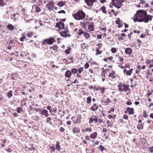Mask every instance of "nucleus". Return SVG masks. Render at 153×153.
I'll list each match as a JSON object with an SVG mask.
<instances>
[{
  "mask_svg": "<svg viewBox=\"0 0 153 153\" xmlns=\"http://www.w3.org/2000/svg\"><path fill=\"white\" fill-rule=\"evenodd\" d=\"M73 16L76 20L84 19L85 17V14L82 11H79L76 13L72 15Z\"/></svg>",
  "mask_w": 153,
  "mask_h": 153,
  "instance_id": "obj_1",
  "label": "nucleus"
},
{
  "mask_svg": "<svg viewBox=\"0 0 153 153\" xmlns=\"http://www.w3.org/2000/svg\"><path fill=\"white\" fill-rule=\"evenodd\" d=\"M152 16L149 15L147 17H146L145 18H142L140 19H138V17H137V16H136V17H134V18L133 20L135 22H144L145 23H147L149 21V20L150 21L152 20Z\"/></svg>",
  "mask_w": 153,
  "mask_h": 153,
  "instance_id": "obj_2",
  "label": "nucleus"
},
{
  "mask_svg": "<svg viewBox=\"0 0 153 153\" xmlns=\"http://www.w3.org/2000/svg\"><path fill=\"white\" fill-rule=\"evenodd\" d=\"M147 15V13L146 11L143 10H139L137 11L134 17L137 16V17L140 18H145L148 16Z\"/></svg>",
  "mask_w": 153,
  "mask_h": 153,
  "instance_id": "obj_3",
  "label": "nucleus"
},
{
  "mask_svg": "<svg viewBox=\"0 0 153 153\" xmlns=\"http://www.w3.org/2000/svg\"><path fill=\"white\" fill-rule=\"evenodd\" d=\"M55 42L56 40L53 37H50L48 39L43 40L42 42V44L43 45L46 44L49 45H52Z\"/></svg>",
  "mask_w": 153,
  "mask_h": 153,
  "instance_id": "obj_4",
  "label": "nucleus"
},
{
  "mask_svg": "<svg viewBox=\"0 0 153 153\" xmlns=\"http://www.w3.org/2000/svg\"><path fill=\"white\" fill-rule=\"evenodd\" d=\"M119 91L121 92H126L129 88V85H125L124 84H121L118 85Z\"/></svg>",
  "mask_w": 153,
  "mask_h": 153,
  "instance_id": "obj_5",
  "label": "nucleus"
},
{
  "mask_svg": "<svg viewBox=\"0 0 153 153\" xmlns=\"http://www.w3.org/2000/svg\"><path fill=\"white\" fill-rule=\"evenodd\" d=\"M37 111H39L40 114L44 115L45 117H47L49 116L48 111L45 109H37Z\"/></svg>",
  "mask_w": 153,
  "mask_h": 153,
  "instance_id": "obj_6",
  "label": "nucleus"
},
{
  "mask_svg": "<svg viewBox=\"0 0 153 153\" xmlns=\"http://www.w3.org/2000/svg\"><path fill=\"white\" fill-rule=\"evenodd\" d=\"M98 117L96 116L91 115L89 119V123L91 124L93 123H96L97 122Z\"/></svg>",
  "mask_w": 153,
  "mask_h": 153,
  "instance_id": "obj_7",
  "label": "nucleus"
},
{
  "mask_svg": "<svg viewBox=\"0 0 153 153\" xmlns=\"http://www.w3.org/2000/svg\"><path fill=\"white\" fill-rule=\"evenodd\" d=\"M101 102L103 104L106 105L108 104V103L111 102L110 100L106 97H103L101 99Z\"/></svg>",
  "mask_w": 153,
  "mask_h": 153,
  "instance_id": "obj_8",
  "label": "nucleus"
},
{
  "mask_svg": "<svg viewBox=\"0 0 153 153\" xmlns=\"http://www.w3.org/2000/svg\"><path fill=\"white\" fill-rule=\"evenodd\" d=\"M87 5L89 6H92L94 2H96V0H85Z\"/></svg>",
  "mask_w": 153,
  "mask_h": 153,
  "instance_id": "obj_9",
  "label": "nucleus"
},
{
  "mask_svg": "<svg viewBox=\"0 0 153 153\" xmlns=\"http://www.w3.org/2000/svg\"><path fill=\"white\" fill-rule=\"evenodd\" d=\"M56 26L60 29H64V24L62 22H58L56 24Z\"/></svg>",
  "mask_w": 153,
  "mask_h": 153,
  "instance_id": "obj_10",
  "label": "nucleus"
},
{
  "mask_svg": "<svg viewBox=\"0 0 153 153\" xmlns=\"http://www.w3.org/2000/svg\"><path fill=\"white\" fill-rule=\"evenodd\" d=\"M126 110L130 114H134V109L133 108L128 107L126 108Z\"/></svg>",
  "mask_w": 153,
  "mask_h": 153,
  "instance_id": "obj_11",
  "label": "nucleus"
},
{
  "mask_svg": "<svg viewBox=\"0 0 153 153\" xmlns=\"http://www.w3.org/2000/svg\"><path fill=\"white\" fill-rule=\"evenodd\" d=\"M88 23L89 22L86 20H84L80 22L81 25L84 27H86L87 25H88Z\"/></svg>",
  "mask_w": 153,
  "mask_h": 153,
  "instance_id": "obj_12",
  "label": "nucleus"
},
{
  "mask_svg": "<svg viewBox=\"0 0 153 153\" xmlns=\"http://www.w3.org/2000/svg\"><path fill=\"white\" fill-rule=\"evenodd\" d=\"M72 73L69 70H67L65 73V76L66 78H69L71 75Z\"/></svg>",
  "mask_w": 153,
  "mask_h": 153,
  "instance_id": "obj_13",
  "label": "nucleus"
},
{
  "mask_svg": "<svg viewBox=\"0 0 153 153\" xmlns=\"http://www.w3.org/2000/svg\"><path fill=\"white\" fill-rule=\"evenodd\" d=\"M47 6L48 7V10L51 11L54 8V4L52 3H50L49 4H47Z\"/></svg>",
  "mask_w": 153,
  "mask_h": 153,
  "instance_id": "obj_14",
  "label": "nucleus"
},
{
  "mask_svg": "<svg viewBox=\"0 0 153 153\" xmlns=\"http://www.w3.org/2000/svg\"><path fill=\"white\" fill-rule=\"evenodd\" d=\"M124 0H112V4H114V1H116L117 3V4L118 5L122 6L123 4L122 3L123 1Z\"/></svg>",
  "mask_w": 153,
  "mask_h": 153,
  "instance_id": "obj_15",
  "label": "nucleus"
},
{
  "mask_svg": "<svg viewBox=\"0 0 153 153\" xmlns=\"http://www.w3.org/2000/svg\"><path fill=\"white\" fill-rule=\"evenodd\" d=\"M72 131L74 134L79 133L80 132V129L78 127H75L73 128Z\"/></svg>",
  "mask_w": 153,
  "mask_h": 153,
  "instance_id": "obj_16",
  "label": "nucleus"
},
{
  "mask_svg": "<svg viewBox=\"0 0 153 153\" xmlns=\"http://www.w3.org/2000/svg\"><path fill=\"white\" fill-rule=\"evenodd\" d=\"M125 51L126 54L130 55L132 53V50L129 48H127L125 50Z\"/></svg>",
  "mask_w": 153,
  "mask_h": 153,
  "instance_id": "obj_17",
  "label": "nucleus"
},
{
  "mask_svg": "<svg viewBox=\"0 0 153 153\" xmlns=\"http://www.w3.org/2000/svg\"><path fill=\"white\" fill-rule=\"evenodd\" d=\"M97 134L96 132H94L93 133H92L90 135V137L92 139H95L97 137Z\"/></svg>",
  "mask_w": 153,
  "mask_h": 153,
  "instance_id": "obj_18",
  "label": "nucleus"
},
{
  "mask_svg": "<svg viewBox=\"0 0 153 153\" xmlns=\"http://www.w3.org/2000/svg\"><path fill=\"white\" fill-rule=\"evenodd\" d=\"M98 108V106H97L96 104H94L93 106L90 108V109L93 111H94Z\"/></svg>",
  "mask_w": 153,
  "mask_h": 153,
  "instance_id": "obj_19",
  "label": "nucleus"
},
{
  "mask_svg": "<svg viewBox=\"0 0 153 153\" xmlns=\"http://www.w3.org/2000/svg\"><path fill=\"white\" fill-rule=\"evenodd\" d=\"M7 27L8 30L11 31H12L14 29V27L13 25L10 24L8 25L7 26Z\"/></svg>",
  "mask_w": 153,
  "mask_h": 153,
  "instance_id": "obj_20",
  "label": "nucleus"
},
{
  "mask_svg": "<svg viewBox=\"0 0 153 153\" xmlns=\"http://www.w3.org/2000/svg\"><path fill=\"white\" fill-rule=\"evenodd\" d=\"M68 33V31L67 30L61 32L60 35L64 37H66L67 36V33Z\"/></svg>",
  "mask_w": 153,
  "mask_h": 153,
  "instance_id": "obj_21",
  "label": "nucleus"
},
{
  "mask_svg": "<svg viewBox=\"0 0 153 153\" xmlns=\"http://www.w3.org/2000/svg\"><path fill=\"white\" fill-rule=\"evenodd\" d=\"M88 29L90 31H92L94 30V26L93 24L91 23L88 25Z\"/></svg>",
  "mask_w": 153,
  "mask_h": 153,
  "instance_id": "obj_22",
  "label": "nucleus"
},
{
  "mask_svg": "<svg viewBox=\"0 0 153 153\" xmlns=\"http://www.w3.org/2000/svg\"><path fill=\"white\" fill-rule=\"evenodd\" d=\"M60 143L58 141L56 142V149L58 151H59L61 150L60 146L59 145Z\"/></svg>",
  "mask_w": 153,
  "mask_h": 153,
  "instance_id": "obj_23",
  "label": "nucleus"
},
{
  "mask_svg": "<svg viewBox=\"0 0 153 153\" xmlns=\"http://www.w3.org/2000/svg\"><path fill=\"white\" fill-rule=\"evenodd\" d=\"M114 71H112L108 75L109 77H111L112 79H114L115 77V76H114Z\"/></svg>",
  "mask_w": 153,
  "mask_h": 153,
  "instance_id": "obj_24",
  "label": "nucleus"
},
{
  "mask_svg": "<svg viewBox=\"0 0 153 153\" xmlns=\"http://www.w3.org/2000/svg\"><path fill=\"white\" fill-rule=\"evenodd\" d=\"M13 91H10L7 93V97L9 98H10L13 96Z\"/></svg>",
  "mask_w": 153,
  "mask_h": 153,
  "instance_id": "obj_25",
  "label": "nucleus"
},
{
  "mask_svg": "<svg viewBox=\"0 0 153 153\" xmlns=\"http://www.w3.org/2000/svg\"><path fill=\"white\" fill-rule=\"evenodd\" d=\"M92 129L90 128L87 127L86 128L84 129L83 131L85 132H90L91 131Z\"/></svg>",
  "mask_w": 153,
  "mask_h": 153,
  "instance_id": "obj_26",
  "label": "nucleus"
},
{
  "mask_svg": "<svg viewBox=\"0 0 153 153\" xmlns=\"http://www.w3.org/2000/svg\"><path fill=\"white\" fill-rule=\"evenodd\" d=\"M77 33V34L79 35H81L82 33H84V32L83 31L82 29L81 28L79 29Z\"/></svg>",
  "mask_w": 153,
  "mask_h": 153,
  "instance_id": "obj_27",
  "label": "nucleus"
},
{
  "mask_svg": "<svg viewBox=\"0 0 153 153\" xmlns=\"http://www.w3.org/2000/svg\"><path fill=\"white\" fill-rule=\"evenodd\" d=\"M58 5L60 7H62L64 6L65 4V3L62 1H60L58 3Z\"/></svg>",
  "mask_w": 153,
  "mask_h": 153,
  "instance_id": "obj_28",
  "label": "nucleus"
},
{
  "mask_svg": "<svg viewBox=\"0 0 153 153\" xmlns=\"http://www.w3.org/2000/svg\"><path fill=\"white\" fill-rule=\"evenodd\" d=\"M84 36H85V37L86 39H88L90 37V35L87 32H85L84 33Z\"/></svg>",
  "mask_w": 153,
  "mask_h": 153,
  "instance_id": "obj_29",
  "label": "nucleus"
},
{
  "mask_svg": "<svg viewBox=\"0 0 153 153\" xmlns=\"http://www.w3.org/2000/svg\"><path fill=\"white\" fill-rule=\"evenodd\" d=\"M143 125L140 124H139L137 126V128L138 130H140L143 128Z\"/></svg>",
  "mask_w": 153,
  "mask_h": 153,
  "instance_id": "obj_30",
  "label": "nucleus"
},
{
  "mask_svg": "<svg viewBox=\"0 0 153 153\" xmlns=\"http://www.w3.org/2000/svg\"><path fill=\"white\" fill-rule=\"evenodd\" d=\"M87 103L90 104L91 102V98L90 97H88L87 98Z\"/></svg>",
  "mask_w": 153,
  "mask_h": 153,
  "instance_id": "obj_31",
  "label": "nucleus"
},
{
  "mask_svg": "<svg viewBox=\"0 0 153 153\" xmlns=\"http://www.w3.org/2000/svg\"><path fill=\"white\" fill-rule=\"evenodd\" d=\"M35 11L36 13H38L40 12L41 11L40 9V8L37 6H36L35 7Z\"/></svg>",
  "mask_w": 153,
  "mask_h": 153,
  "instance_id": "obj_32",
  "label": "nucleus"
},
{
  "mask_svg": "<svg viewBox=\"0 0 153 153\" xmlns=\"http://www.w3.org/2000/svg\"><path fill=\"white\" fill-rule=\"evenodd\" d=\"M71 72L74 74H76L78 72V70L76 68H73L71 70Z\"/></svg>",
  "mask_w": 153,
  "mask_h": 153,
  "instance_id": "obj_33",
  "label": "nucleus"
},
{
  "mask_svg": "<svg viewBox=\"0 0 153 153\" xmlns=\"http://www.w3.org/2000/svg\"><path fill=\"white\" fill-rule=\"evenodd\" d=\"M58 48L57 46L56 45H54L53 46V49L56 51H57Z\"/></svg>",
  "mask_w": 153,
  "mask_h": 153,
  "instance_id": "obj_34",
  "label": "nucleus"
},
{
  "mask_svg": "<svg viewBox=\"0 0 153 153\" xmlns=\"http://www.w3.org/2000/svg\"><path fill=\"white\" fill-rule=\"evenodd\" d=\"M100 9L102 10V12L105 13H106V11L105 10V7L103 6Z\"/></svg>",
  "mask_w": 153,
  "mask_h": 153,
  "instance_id": "obj_35",
  "label": "nucleus"
},
{
  "mask_svg": "<svg viewBox=\"0 0 153 153\" xmlns=\"http://www.w3.org/2000/svg\"><path fill=\"white\" fill-rule=\"evenodd\" d=\"M148 150L149 152L151 153H153V146L152 147H148Z\"/></svg>",
  "mask_w": 153,
  "mask_h": 153,
  "instance_id": "obj_36",
  "label": "nucleus"
},
{
  "mask_svg": "<svg viewBox=\"0 0 153 153\" xmlns=\"http://www.w3.org/2000/svg\"><path fill=\"white\" fill-rule=\"evenodd\" d=\"M99 149L101 152H102L104 150L105 148L103 146L100 145L99 147Z\"/></svg>",
  "mask_w": 153,
  "mask_h": 153,
  "instance_id": "obj_37",
  "label": "nucleus"
},
{
  "mask_svg": "<svg viewBox=\"0 0 153 153\" xmlns=\"http://www.w3.org/2000/svg\"><path fill=\"white\" fill-rule=\"evenodd\" d=\"M96 51H97V53L96 54V55H97L98 54H100L102 53V52L99 50V48H97L96 49Z\"/></svg>",
  "mask_w": 153,
  "mask_h": 153,
  "instance_id": "obj_38",
  "label": "nucleus"
},
{
  "mask_svg": "<svg viewBox=\"0 0 153 153\" xmlns=\"http://www.w3.org/2000/svg\"><path fill=\"white\" fill-rule=\"evenodd\" d=\"M50 149L51 151L52 152H54L55 150V148L54 146H51L50 147Z\"/></svg>",
  "mask_w": 153,
  "mask_h": 153,
  "instance_id": "obj_39",
  "label": "nucleus"
},
{
  "mask_svg": "<svg viewBox=\"0 0 153 153\" xmlns=\"http://www.w3.org/2000/svg\"><path fill=\"white\" fill-rule=\"evenodd\" d=\"M83 70V68L80 67L78 69V71L79 74H80L82 72Z\"/></svg>",
  "mask_w": 153,
  "mask_h": 153,
  "instance_id": "obj_40",
  "label": "nucleus"
},
{
  "mask_svg": "<svg viewBox=\"0 0 153 153\" xmlns=\"http://www.w3.org/2000/svg\"><path fill=\"white\" fill-rule=\"evenodd\" d=\"M4 4L3 0H0V6L2 7L4 6Z\"/></svg>",
  "mask_w": 153,
  "mask_h": 153,
  "instance_id": "obj_41",
  "label": "nucleus"
},
{
  "mask_svg": "<svg viewBox=\"0 0 153 153\" xmlns=\"http://www.w3.org/2000/svg\"><path fill=\"white\" fill-rule=\"evenodd\" d=\"M111 52L113 53H115L117 51L116 48H112L111 49Z\"/></svg>",
  "mask_w": 153,
  "mask_h": 153,
  "instance_id": "obj_42",
  "label": "nucleus"
},
{
  "mask_svg": "<svg viewBox=\"0 0 153 153\" xmlns=\"http://www.w3.org/2000/svg\"><path fill=\"white\" fill-rule=\"evenodd\" d=\"M26 37L25 36H23L22 37L20 38V40L21 42H23L24 41L25 39H26Z\"/></svg>",
  "mask_w": 153,
  "mask_h": 153,
  "instance_id": "obj_43",
  "label": "nucleus"
},
{
  "mask_svg": "<svg viewBox=\"0 0 153 153\" xmlns=\"http://www.w3.org/2000/svg\"><path fill=\"white\" fill-rule=\"evenodd\" d=\"M33 35V33L32 32L28 33L27 34V36L28 37H30Z\"/></svg>",
  "mask_w": 153,
  "mask_h": 153,
  "instance_id": "obj_44",
  "label": "nucleus"
},
{
  "mask_svg": "<svg viewBox=\"0 0 153 153\" xmlns=\"http://www.w3.org/2000/svg\"><path fill=\"white\" fill-rule=\"evenodd\" d=\"M52 120L51 118L50 117H48L47 118L46 123H48L50 121Z\"/></svg>",
  "mask_w": 153,
  "mask_h": 153,
  "instance_id": "obj_45",
  "label": "nucleus"
},
{
  "mask_svg": "<svg viewBox=\"0 0 153 153\" xmlns=\"http://www.w3.org/2000/svg\"><path fill=\"white\" fill-rule=\"evenodd\" d=\"M143 116L146 118L148 116V115L146 114V111H143Z\"/></svg>",
  "mask_w": 153,
  "mask_h": 153,
  "instance_id": "obj_46",
  "label": "nucleus"
},
{
  "mask_svg": "<svg viewBox=\"0 0 153 153\" xmlns=\"http://www.w3.org/2000/svg\"><path fill=\"white\" fill-rule=\"evenodd\" d=\"M58 13H64L65 14V10H61V11H59L58 12Z\"/></svg>",
  "mask_w": 153,
  "mask_h": 153,
  "instance_id": "obj_47",
  "label": "nucleus"
},
{
  "mask_svg": "<svg viewBox=\"0 0 153 153\" xmlns=\"http://www.w3.org/2000/svg\"><path fill=\"white\" fill-rule=\"evenodd\" d=\"M25 9H23L22 10H21V12H22V14H23V15H24L25 14Z\"/></svg>",
  "mask_w": 153,
  "mask_h": 153,
  "instance_id": "obj_48",
  "label": "nucleus"
},
{
  "mask_svg": "<svg viewBox=\"0 0 153 153\" xmlns=\"http://www.w3.org/2000/svg\"><path fill=\"white\" fill-rule=\"evenodd\" d=\"M105 88H101V93L103 94L105 93Z\"/></svg>",
  "mask_w": 153,
  "mask_h": 153,
  "instance_id": "obj_49",
  "label": "nucleus"
},
{
  "mask_svg": "<svg viewBox=\"0 0 153 153\" xmlns=\"http://www.w3.org/2000/svg\"><path fill=\"white\" fill-rule=\"evenodd\" d=\"M113 4L115 7H117V9H119V8H120L121 6V5L117 6L115 4V3H114V4Z\"/></svg>",
  "mask_w": 153,
  "mask_h": 153,
  "instance_id": "obj_50",
  "label": "nucleus"
},
{
  "mask_svg": "<svg viewBox=\"0 0 153 153\" xmlns=\"http://www.w3.org/2000/svg\"><path fill=\"white\" fill-rule=\"evenodd\" d=\"M17 112L18 113H20L21 112V109L19 107H17Z\"/></svg>",
  "mask_w": 153,
  "mask_h": 153,
  "instance_id": "obj_51",
  "label": "nucleus"
},
{
  "mask_svg": "<svg viewBox=\"0 0 153 153\" xmlns=\"http://www.w3.org/2000/svg\"><path fill=\"white\" fill-rule=\"evenodd\" d=\"M89 66V64L88 63H86L85 65H84V67H85V69H86V68H88Z\"/></svg>",
  "mask_w": 153,
  "mask_h": 153,
  "instance_id": "obj_52",
  "label": "nucleus"
},
{
  "mask_svg": "<svg viewBox=\"0 0 153 153\" xmlns=\"http://www.w3.org/2000/svg\"><path fill=\"white\" fill-rule=\"evenodd\" d=\"M59 131L62 132H63L65 131V129L64 128H63V127H61L60 128Z\"/></svg>",
  "mask_w": 153,
  "mask_h": 153,
  "instance_id": "obj_53",
  "label": "nucleus"
},
{
  "mask_svg": "<svg viewBox=\"0 0 153 153\" xmlns=\"http://www.w3.org/2000/svg\"><path fill=\"white\" fill-rule=\"evenodd\" d=\"M107 124H108V126H110V127H111L112 126V125L110 123V121L109 120H108V121H107Z\"/></svg>",
  "mask_w": 153,
  "mask_h": 153,
  "instance_id": "obj_54",
  "label": "nucleus"
},
{
  "mask_svg": "<svg viewBox=\"0 0 153 153\" xmlns=\"http://www.w3.org/2000/svg\"><path fill=\"white\" fill-rule=\"evenodd\" d=\"M126 74L127 75L129 76L131 74V73L129 71H127Z\"/></svg>",
  "mask_w": 153,
  "mask_h": 153,
  "instance_id": "obj_55",
  "label": "nucleus"
},
{
  "mask_svg": "<svg viewBox=\"0 0 153 153\" xmlns=\"http://www.w3.org/2000/svg\"><path fill=\"white\" fill-rule=\"evenodd\" d=\"M126 104L127 105H130L132 104V102L131 101H128L126 102Z\"/></svg>",
  "mask_w": 153,
  "mask_h": 153,
  "instance_id": "obj_56",
  "label": "nucleus"
},
{
  "mask_svg": "<svg viewBox=\"0 0 153 153\" xmlns=\"http://www.w3.org/2000/svg\"><path fill=\"white\" fill-rule=\"evenodd\" d=\"M65 53L67 54H69L70 53V50L69 49L65 50Z\"/></svg>",
  "mask_w": 153,
  "mask_h": 153,
  "instance_id": "obj_57",
  "label": "nucleus"
},
{
  "mask_svg": "<svg viewBox=\"0 0 153 153\" xmlns=\"http://www.w3.org/2000/svg\"><path fill=\"white\" fill-rule=\"evenodd\" d=\"M3 100V97L0 94V102L2 101Z\"/></svg>",
  "mask_w": 153,
  "mask_h": 153,
  "instance_id": "obj_58",
  "label": "nucleus"
},
{
  "mask_svg": "<svg viewBox=\"0 0 153 153\" xmlns=\"http://www.w3.org/2000/svg\"><path fill=\"white\" fill-rule=\"evenodd\" d=\"M123 118L125 119H127L128 118V116L126 115H124L123 116Z\"/></svg>",
  "mask_w": 153,
  "mask_h": 153,
  "instance_id": "obj_59",
  "label": "nucleus"
},
{
  "mask_svg": "<svg viewBox=\"0 0 153 153\" xmlns=\"http://www.w3.org/2000/svg\"><path fill=\"white\" fill-rule=\"evenodd\" d=\"M89 137L88 136H86L85 137V139L89 141L90 140Z\"/></svg>",
  "mask_w": 153,
  "mask_h": 153,
  "instance_id": "obj_60",
  "label": "nucleus"
},
{
  "mask_svg": "<svg viewBox=\"0 0 153 153\" xmlns=\"http://www.w3.org/2000/svg\"><path fill=\"white\" fill-rule=\"evenodd\" d=\"M132 34H133V33H132V32L128 34V36L129 37V39H130L131 36V35Z\"/></svg>",
  "mask_w": 153,
  "mask_h": 153,
  "instance_id": "obj_61",
  "label": "nucleus"
},
{
  "mask_svg": "<svg viewBox=\"0 0 153 153\" xmlns=\"http://www.w3.org/2000/svg\"><path fill=\"white\" fill-rule=\"evenodd\" d=\"M118 27H122L123 26V25L121 24L120 23L118 24Z\"/></svg>",
  "mask_w": 153,
  "mask_h": 153,
  "instance_id": "obj_62",
  "label": "nucleus"
},
{
  "mask_svg": "<svg viewBox=\"0 0 153 153\" xmlns=\"http://www.w3.org/2000/svg\"><path fill=\"white\" fill-rule=\"evenodd\" d=\"M5 150L8 152H11V149L10 148H8L7 149H5Z\"/></svg>",
  "mask_w": 153,
  "mask_h": 153,
  "instance_id": "obj_63",
  "label": "nucleus"
},
{
  "mask_svg": "<svg viewBox=\"0 0 153 153\" xmlns=\"http://www.w3.org/2000/svg\"><path fill=\"white\" fill-rule=\"evenodd\" d=\"M74 83H79V81L77 79H75L73 82Z\"/></svg>",
  "mask_w": 153,
  "mask_h": 153,
  "instance_id": "obj_64",
  "label": "nucleus"
}]
</instances>
